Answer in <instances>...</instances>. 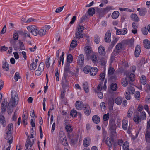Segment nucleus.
Instances as JSON below:
<instances>
[{
	"instance_id": "obj_1",
	"label": "nucleus",
	"mask_w": 150,
	"mask_h": 150,
	"mask_svg": "<svg viewBox=\"0 0 150 150\" xmlns=\"http://www.w3.org/2000/svg\"><path fill=\"white\" fill-rule=\"evenodd\" d=\"M18 94L15 91H12L11 94V98L8 103L9 105L15 107L18 104Z\"/></svg>"
},
{
	"instance_id": "obj_2",
	"label": "nucleus",
	"mask_w": 150,
	"mask_h": 150,
	"mask_svg": "<svg viewBox=\"0 0 150 150\" xmlns=\"http://www.w3.org/2000/svg\"><path fill=\"white\" fill-rule=\"evenodd\" d=\"M8 102L7 101L4 100L3 101L1 105V113H3L6 111V108H7V111L9 114H11L13 111V107L12 106L9 105L8 104L7 106Z\"/></svg>"
},
{
	"instance_id": "obj_3",
	"label": "nucleus",
	"mask_w": 150,
	"mask_h": 150,
	"mask_svg": "<svg viewBox=\"0 0 150 150\" xmlns=\"http://www.w3.org/2000/svg\"><path fill=\"white\" fill-rule=\"evenodd\" d=\"M70 65L69 64H67L64 68V71L63 75V77L62 80V83L63 86L64 87V83L67 82V78L68 76V73L70 72Z\"/></svg>"
},
{
	"instance_id": "obj_4",
	"label": "nucleus",
	"mask_w": 150,
	"mask_h": 150,
	"mask_svg": "<svg viewBox=\"0 0 150 150\" xmlns=\"http://www.w3.org/2000/svg\"><path fill=\"white\" fill-rule=\"evenodd\" d=\"M27 29L28 32L31 33L33 35L35 36L38 35V27L33 25L27 27Z\"/></svg>"
},
{
	"instance_id": "obj_5",
	"label": "nucleus",
	"mask_w": 150,
	"mask_h": 150,
	"mask_svg": "<svg viewBox=\"0 0 150 150\" xmlns=\"http://www.w3.org/2000/svg\"><path fill=\"white\" fill-rule=\"evenodd\" d=\"M59 137L60 140L62 145L66 146L68 143L67 140L66 136L64 133L63 132H61L59 133Z\"/></svg>"
},
{
	"instance_id": "obj_6",
	"label": "nucleus",
	"mask_w": 150,
	"mask_h": 150,
	"mask_svg": "<svg viewBox=\"0 0 150 150\" xmlns=\"http://www.w3.org/2000/svg\"><path fill=\"white\" fill-rule=\"evenodd\" d=\"M116 129V126L115 124V121L112 120H111L110 123V129L113 134L116 133L115 130Z\"/></svg>"
},
{
	"instance_id": "obj_7",
	"label": "nucleus",
	"mask_w": 150,
	"mask_h": 150,
	"mask_svg": "<svg viewBox=\"0 0 150 150\" xmlns=\"http://www.w3.org/2000/svg\"><path fill=\"white\" fill-rule=\"evenodd\" d=\"M34 141L33 139L31 140L29 138V136H28L26 141L25 144V147L26 148V150L29 147H31L34 144Z\"/></svg>"
},
{
	"instance_id": "obj_8",
	"label": "nucleus",
	"mask_w": 150,
	"mask_h": 150,
	"mask_svg": "<svg viewBox=\"0 0 150 150\" xmlns=\"http://www.w3.org/2000/svg\"><path fill=\"white\" fill-rule=\"evenodd\" d=\"M84 57L83 54L80 55L78 58V64L80 67L83 66L84 64Z\"/></svg>"
},
{
	"instance_id": "obj_9",
	"label": "nucleus",
	"mask_w": 150,
	"mask_h": 150,
	"mask_svg": "<svg viewBox=\"0 0 150 150\" xmlns=\"http://www.w3.org/2000/svg\"><path fill=\"white\" fill-rule=\"evenodd\" d=\"M75 105L77 109L81 110L82 109L85 105L83 104V103L82 101H77Z\"/></svg>"
},
{
	"instance_id": "obj_10",
	"label": "nucleus",
	"mask_w": 150,
	"mask_h": 150,
	"mask_svg": "<svg viewBox=\"0 0 150 150\" xmlns=\"http://www.w3.org/2000/svg\"><path fill=\"white\" fill-rule=\"evenodd\" d=\"M122 44L121 43H119L117 44L116 49L115 50V52L116 55L118 54L122 50Z\"/></svg>"
},
{
	"instance_id": "obj_11",
	"label": "nucleus",
	"mask_w": 150,
	"mask_h": 150,
	"mask_svg": "<svg viewBox=\"0 0 150 150\" xmlns=\"http://www.w3.org/2000/svg\"><path fill=\"white\" fill-rule=\"evenodd\" d=\"M7 136L6 139L8 140L7 142L9 143V144L10 145L13 142V137L12 135L11 134H9L8 132L6 133Z\"/></svg>"
},
{
	"instance_id": "obj_12",
	"label": "nucleus",
	"mask_w": 150,
	"mask_h": 150,
	"mask_svg": "<svg viewBox=\"0 0 150 150\" xmlns=\"http://www.w3.org/2000/svg\"><path fill=\"white\" fill-rule=\"evenodd\" d=\"M84 106V112L86 115L88 116L91 113V109L90 107L88 104L85 105Z\"/></svg>"
},
{
	"instance_id": "obj_13",
	"label": "nucleus",
	"mask_w": 150,
	"mask_h": 150,
	"mask_svg": "<svg viewBox=\"0 0 150 150\" xmlns=\"http://www.w3.org/2000/svg\"><path fill=\"white\" fill-rule=\"evenodd\" d=\"M116 34L117 35H125L127 32V30L126 28H124L122 30L116 29Z\"/></svg>"
},
{
	"instance_id": "obj_14",
	"label": "nucleus",
	"mask_w": 150,
	"mask_h": 150,
	"mask_svg": "<svg viewBox=\"0 0 150 150\" xmlns=\"http://www.w3.org/2000/svg\"><path fill=\"white\" fill-rule=\"evenodd\" d=\"M141 50L140 46L138 45H137L135 48V56L136 57H138L140 53Z\"/></svg>"
},
{
	"instance_id": "obj_15",
	"label": "nucleus",
	"mask_w": 150,
	"mask_h": 150,
	"mask_svg": "<svg viewBox=\"0 0 150 150\" xmlns=\"http://www.w3.org/2000/svg\"><path fill=\"white\" fill-rule=\"evenodd\" d=\"M111 33L109 31L107 32L105 34V40L106 42H110V41Z\"/></svg>"
},
{
	"instance_id": "obj_16",
	"label": "nucleus",
	"mask_w": 150,
	"mask_h": 150,
	"mask_svg": "<svg viewBox=\"0 0 150 150\" xmlns=\"http://www.w3.org/2000/svg\"><path fill=\"white\" fill-rule=\"evenodd\" d=\"M128 121L126 118L123 119L122 120V127L124 130H126L127 128Z\"/></svg>"
},
{
	"instance_id": "obj_17",
	"label": "nucleus",
	"mask_w": 150,
	"mask_h": 150,
	"mask_svg": "<svg viewBox=\"0 0 150 150\" xmlns=\"http://www.w3.org/2000/svg\"><path fill=\"white\" fill-rule=\"evenodd\" d=\"M97 69L95 67H92L91 69L90 74L92 76H94L96 74L97 72Z\"/></svg>"
},
{
	"instance_id": "obj_18",
	"label": "nucleus",
	"mask_w": 150,
	"mask_h": 150,
	"mask_svg": "<svg viewBox=\"0 0 150 150\" xmlns=\"http://www.w3.org/2000/svg\"><path fill=\"white\" fill-rule=\"evenodd\" d=\"M98 51L99 53L101 55H105V51L104 47L102 46H100L98 48Z\"/></svg>"
},
{
	"instance_id": "obj_19",
	"label": "nucleus",
	"mask_w": 150,
	"mask_h": 150,
	"mask_svg": "<svg viewBox=\"0 0 150 150\" xmlns=\"http://www.w3.org/2000/svg\"><path fill=\"white\" fill-rule=\"evenodd\" d=\"M75 35L74 38L78 39L82 38L83 36V35L79 31H77L75 33Z\"/></svg>"
},
{
	"instance_id": "obj_20",
	"label": "nucleus",
	"mask_w": 150,
	"mask_h": 150,
	"mask_svg": "<svg viewBox=\"0 0 150 150\" xmlns=\"http://www.w3.org/2000/svg\"><path fill=\"white\" fill-rule=\"evenodd\" d=\"M144 47L147 48H150V41L146 39L144 40Z\"/></svg>"
},
{
	"instance_id": "obj_21",
	"label": "nucleus",
	"mask_w": 150,
	"mask_h": 150,
	"mask_svg": "<svg viewBox=\"0 0 150 150\" xmlns=\"http://www.w3.org/2000/svg\"><path fill=\"white\" fill-rule=\"evenodd\" d=\"M83 87L85 92L87 93L89 92V89L88 83L87 82H84L83 85Z\"/></svg>"
},
{
	"instance_id": "obj_22",
	"label": "nucleus",
	"mask_w": 150,
	"mask_h": 150,
	"mask_svg": "<svg viewBox=\"0 0 150 150\" xmlns=\"http://www.w3.org/2000/svg\"><path fill=\"white\" fill-rule=\"evenodd\" d=\"M93 122L96 124H98L100 121V118L97 115H94L92 117Z\"/></svg>"
},
{
	"instance_id": "obj_23",
	"label": "nucleus",
	"mask_w": 150,
	"mask_h": 150,
	"mask_svg": "<svg viewBox=\"0 0 150 150\" xmlns=\"http://www.w3.org/2000/svg\"><path fill=\"white\" fill-rule=\"evenodd\" d=\"M130 17L132 20L135 21H139V18L137 15L136 14H133L130 16Z\"/></svg>"
},
{
	"instance_id": "obj_24",
	"label": "nucleus",
	"mask_w": 150,
	"mask_h": 150,
	"mask_svg": "<svg viewBox=\"0 0 150 150\" xmlns=\"http://www.w3.org/2000/svg\"><path fill=\"white\" fill-rule=\"evenodd\" d=\"M5 120L4 116L1 114L0 115V124H1L3 125V127L5 125Z\"/></svg>"
},
{
	"instance_id": "obj_25",
	"label": "nucleus",
	"mask_w": 150,
	"mask_h": 150,
	"mask_svg": "<svg viewBox=\"0 0 150 150\" xmlns=\"http://www.w3.org/2000/svg\"><path fill=\"white\" fill-rule=\"evenodd\" d=\"M95 10L93 8H89L88 11L87 13L91 16H92L95 14Z\"/></svg>"
},
{
	"instance_id": "obj_26",
	"label": "nucleus",
	"mask_w": 150,
	"mask_h": 150,
	"mask_svg": "<svg viewBox=\"0 0 150 150\" xmlns=\"http://www.w3.org/2000/svg\"><path fill=\"white\" fill-rule=\"evenodd\" d=\"M145 137L146 142H150V132L147 130L145 133Z\"/></svg>"
},
{
	"instance_id": "obj_27",
	"label": "nucleus",
	"mask_w": 150,
	"mask_h": 150,
	"mask_svg": "<svg viewBox=\"0 0 150 150\" xmlns=\"http://www.w3.org/2000/svg\"><path fill=\"white\" fill-rule=\"evenodd\" d=\"M8 131L7 132L11 134L13 128V125L12 124H9L7 127Z\"/></svg>"
},
{
	"instance_id": "obj_28",
	"label": "nucleus",
	"mask_w": 150,
	"mask_h": 150,
	"mask_svg": "<svg viewBox=\"0 0 150 150\" xmlns=\"http://www.w3.org/2000/svg\"><path fill=\"white\" fill-rule=\"evenodd\" d=\"M46 32L44 29L42 28L40 30H38V34L40 36H42L45 35Z\"/></svg>"
},
{
	"instance_id": "obj_29",
	"label": "nucleus",
	"mask_w": 150,
	"mask_h": 150,
	"mask_svg": "<svg viewBox=\"0 0 150 150\" xmlns=\"http://www.w3.org/2000/svg\"><path fill=\"white\" fill-rule=\"evenodd\" d=\"M85 52L86 54L87 58L88 59L89 57V54L91 53V50H90L89 47L87 46L85 47Z\"/></svg>"
},
{
	"instance_id": "obj_30",
	"label": "nucleus",
	"mask_w": 150,
	"mask_h": 150,
	"mask_svg": "<svg viewBox=\"0 0 150 150\" xmlns=\"http://www.w3.org/2000/svg\"><path fill=\"white\" fill-rule=\"evenodd\" d=\"M146 12V10L145 8H141L139 11V14L141 16H144Z\"/></svg>"
},
{
	"instance_id": "obj_31",
	"label": "nucleus",
	"mask_w": 150,
	"mask_h": 150,
	"mask_svg": "<svg viewBox=\"0 0 150 150\" xmlns=\"http://www.w3.org/2000/svg\"><path fill=\"white\" fill-rule=\"evenodd\" d=\"M127 91L130 93L133 94L135 91L134 88L131 86H129L127 88Z\"/></svg>"
},
{
	"instance_id": "obj_32",
	"label": "nucleus",
	"mask_w": 150,
	"mask_h": 150,
	"mask_svg": "<svg viewBox=\"0 0 150 150\" xmlns=\"http://www.w3.org/2000/svg\"><path fill=\"white\" fill-rule=\"evenodd\" d=\"M128 84V81L126 78L123 79L122 80L121 84L124 87L126 86Z\"/></svg>"
},
{
	"instance_id": "obj_33",
	"label": "nucleus",
	"mask_w": 150,
	"mask_h": 150,
	"mask_svg": "<svg viewBox=\"0 0 150 150\" xmlns=\"http://www.w3.org/2000/svg\"><path fill=\"white\" fill-rule=\"evenodd\" d=\"M123 150H129V144L127 141L125 142L123 145Z\"/></svg>"
},
{
	"instance_id": "obj_34",
	"label": "nucleus",
	"mask_w": 150,
	"mask_h": 150,
	"mask_svg": "<svg viewBox=\"0 0 150 150\" xmlns=\"http://www.w3.org/2000/svg\"><path fill=\"white\" fill-rule=\"evenodd\" d=\"M119 15L118 11H115L112 14V17L113 19H115L117 18Z\"/></svg>"
},
{
	"instance_id": "obj_35",
	"label": "nucleus",
	"mask_w": 150,
	"mask_h": 150,
	"mask_svg": "<svg viewBox=\"0 0 150 150\" xmlns=\"http://www.w3.org/2000/svg\"><path fill=\"white\" fill-rule=\"evenodd\" d=\"M122 99L121 97H118L115 99V103L117 105H120L122 103Z\"/></svg>"
},
{
	"instance_id": "obj_36",
	"label": "nucleus",
	"mask_w": 150,
	"mask_h": 150,
	"mask_svg": "<svg viewBox=\"0 0 150 150\" xmlns=\"http://www.w3.org/2000/svg\"><path fill=\"white\" fill-rule=\"evenodd\" d=\"M107 146L111 148L112 144L111 143L110 139L109 137H107L105 140Z\"/></svg>"
},
{
	"instance_id": "obj_37",
	"label": "nucleus",
	"mask_w": 150,
	"mask_h": 150,
	"mask_svg": "<svg viewBox=\"0 0 150 150\" xmlns=\"http://www.w3.org/2000/svg\"><path fill=\"white\" fill-rule=\"evenodd\" d=\"M64 55V52H63L62 53V55L60 57V58H59L60 60H59V66L61 64V61H62V65H63V64Z\"/></svg>"
},
{
	"instance_id": "obj_38",
	"label": "nucleus",
	"mask_w": 150,
	"mask_h": 150,
	"mask_svg": "<svg viewBox=\"0 0 150 150\" xmlns=\"http://www.w3.org/2000/svg\"><path fill=\"white\" fill-rule=\"evenodd\" d=\"M141 83L143 85H145L146 83V79L145 76L142 75L140 79Z\"/></svg>"
},
{
	"instance_id": "obj_39",
	"label": "nucleus",
	"mask_w": 150,
	"mask_h": 150,
	"mask_svg": "<svg viewBox=\"0 0 150 150\" xmlns=\"http://www.w3.org/2000/svg\"><path fill=\"white\" fill-rule=\"evenodd\" d=\"M83 145L84 146L87 147L89 145V141L87 138H85L83 141Z\"/></svg>"
},
{
	"instance_id": "obj_40",
	"label": "nucleus",
	"mask_w": 150,
	"mask_h": 150,
	"mask_svg": "<svg viewBox=\"0 0 150 150\" xmlns=\"http://www.w3.org/2000/svg\"><path fill=\"white\" fill-rule=\"evenodd\" d=\"M2 68L4 70L6 71H8L9 70V65L6 61L3 64Z\"/></svg>"
},
{
	"instance_id": "obj_41",
	"label": "nucleus",
	"mask_w": 150,
	"mask_h": 150,
	"mask_svg": "<svg viewBox=\"0 0 150 150\" xmlns=\"http://www.w3.org/2000/svg\"><path fill=\"white\" fill-rule=\"evenodd\" d=\"M133 120L135 123H138L141 120L140 118H139V115H137L133 118Z\"/></svg>"
},
{
	"instance_id": "obj_42",
	"label": "nucleus",
	"mask_w": 150,
	"mask_h": 150,
	"mask_svg": "<svg viewBox=\"0 0 150 150\" xmlns=\"http://www.w3.org/2000/svg\"><path fill=\"white\" fill-rule=\"evenodd\" d=\"M111 89L114 91L116 90L117 88V84L115 83H112L110 86Z\"/></svg>"
},
{
	"instance_id": "obj_43",
	"label": "nucleus",
	"mask_w": 150,
	"mask_h": 150,
	"mask_svg": "<svg viewBox=\"0 0 150 150\" xmlns=\"http://www.w3.org/2000/svg\"><path fill=\"white\" fill-rule=\"evenodd\" d=\"M73 56L71 54L68 55L67 57V62L69 63H71L73 61Z\"/></svg>"
},
{
	"instance_id": "obj_44",
	"label": "nucleus",
	"mask_w": 150,
	"mask_h": 150,
	"mask_svg": "<svg viewBox=\"0 0 150 150\" xmlns=\"http://www.w3.org/2000/svg\"><path fill=\"white\" fill-rule=\"evenodd\" d=\"M71 125H67L65 127V129L66 131L68 132H71L72 130V129L71 128Z\"/></svg>"
},
{
	"instance_id": "obj_45",
	"label": "nucleus",
	"mask_w": 150,
	"mask_h": 150,
	"mask_svg": "<svg viewBox=\"0 0 150 150\" xmlns=\"http://www.w3.org/2000/svg\"><path fill=\"white\" fill-rule=\"evenodd\" d=\"M64 87L62 86L63 88V89L64 91H62L61 92V97L62 99H63L64 97V92H65V90L64 89V88L65 87H67V86L65 84V83H64Z\"/></svg>"
},
{
	"instance_id": "obj_46",
	"label": "nucleus",
	"mask_w": 150,
	"mask_h": 150,
	"mask_svg": "<svg viewBox=\"0 0 150 150\" xmlns=\"http://www.w3.org/2000/svg\"><path fill=\"white\" fill-rule=\"evenodd\" d=\"M77 42L76 40H74L72 41L70 44V46L72 48L76 47L77 45Z\"/></svg>"
},
{
	"instance_id": "obj_47",
	"label": "nucleus",
	"mask_w": 150,
	"mask_h": 150,
	"mask_svg": "<svg viewBox=\"0 0 150 150\" xmlns=\"http://www.w3.org/2000/svg\"><path fill=\"white\" fill-rule=\"evenodd\" d=\"M37 65L36 64H35L34 62H33L30 65V69L31 70H35L36 67H37Z\"/></svg>"
},
{
	"instance_id": "obj_48",
	"label": "nucleus",
	"mask_w": 150,
	"mask_h": 150,
	"mask_svg": "<svg viewBox=\"0 0 150 150\" xmlns=\"http://www.w3.org/2000/svg\"><path fill=\"white\" fill-rule=\"evenodd\" d=\"M19 47L20 49L21 50H23L25 49V47H24V45L23 43V42H21L20 40H19Z\"/></svg>"
},
{
	"instance_id": "obj_49",
	"label": "nucleus",
	"mask_w": 150,
	"mask_h": 150,
	"mask_svg": "<svg viewBox=\"0 0 150 150\" xmlns=\"http://www.w3.org/2000/svg\"><path fill=\"white\" fill-rule=\"evenodd\" d=\"M140 116L141 118L143 120H145L146 119V114L144 112H140Z\"/></svg>"
},
{
	"instance_id": "obj_50",
	"label": "nucleus",
	"mask_w": 150,
	"mask_h": 150,
	"mask_svg": "<svg viewBox=\"0 0 150 150\" xmlns=\"http://www.w3.org/2000/svg\"><path fill=\"white\" fill-rule=\"evenodd\" d=\"M44 69V65L43 63H41L39 65L38 69L40 71L42 72Z\"/></svg>"
},
{
	"instance_id": "obj_51",
	"label": "nucleus",
	"mask_w": 150,
	"mask_h": 150,
	"mask_svg": "<svg viewBox=\"0 0 150 150\" xmlns=\"http://www.w3.org/2000/svg\"><path fill=\"white\" fill-rule=\"evenodd\" d=\"M20 78V76L19 75V73L18 72H16L14 76V79L16 81H17L18 79Z\"/></svg>"
},
{
	"instance_id": "obj_52",
	"label": "nucleus",
	"mask_w": 150,
	"mask_h": 150,
	"mask_svg": "<svg viewBox=\"0 0 150 150\" xmlns=\"http://www.w3.org/2000/svg\"><path fill=\"white\" fill-rule=\"evenodd\" d=\"M114 71L115 70L113 68L110 67L109 68L108 70V75H112Z\"/></svg>"
},
{
	"instance_id": "obj_53",
	"label": "nucleus",
	"mask_w": 150,
	"mask_h": 150,
	"mask_svg": "<svg viewBox=\"0 0 150 150\" xmlns=\"http://www.w3.org/2000/svg\"><path fill=\"white\" fill-rule=\"evenodd\" d=\"M90 70V67L88 66L85 67L84 69V72L86 74H87L89 72Z\"/></svg>"
},
{
	"instance_id": "obj_54",
	"label": "nucleus",
	"mask_w": 150,
	"mask_h": 150,
	"mask_svg": "<svg viewBox=\"0 0 150 150\" xmlns=\"http://www.w3.org/2000/svg\"><path fill=\"white\" fill-rule=\"evenodd\" d=\"M112 8L110 6H108L103 9V12L104 13L108 12L109 11L112 10Z\"/></svg>"
},
{
	"instance_id": "obj_55",
	"label": "nucleus",
	"mask_w": 150,
	"mask_h": 150,
	"mask_svg": "<svg viewBox=\"0 0 150 150\" xmlns=\"http://www.w3.org/2000/svg\"><path fill=\"white\" fill-rule=\"evenodd\" d=\"M92 61L94 63L96 62L97 61V57L95 55H92L91 56Z\"/></svg>"
},
{
	"instance_id": "obj_56",
	"label": "nucleus",
	"mask_w": 150,
	"mask_h": 150,
	"mask_svg": "<svg viewBox=\"0 0 150 150\" xmlns=\"http://www.w3.org/2000/svg\"><path fill=\"white\" fill-rule=\"evenodd\" d=\"M23 36L25 37L27 36L29 37L30 38H31L29 32H28L26 30H25L24 32V33H23Z\"/></svg>"
},
{
	"instance_id": "obj_57",
	"label": "nucleus",
	"mask_w": 150,
	"mask_h": 150,
	"mask_svg": "<svg viewBox=\"0 0 150 150\" xmlns=\"http://www.w3.org/2000/svg\"><path fill=\"white\" fill-rule=\"evenodd\" d=\"M130 94V93L128 92H125V96L127 100H129L130 99L131 97Z\"/></svg>"
},
{
	"instance_id": "obj_58",
	"label": "nucleus",
	"mask_w": 150,
	"mask_h": 150,
	"mask_svg": "<svg viewBox=\"0 0 150 150\" xmlns=\"http://www.w3.org/2000/svg\"><path fill=\"white\" fill-rule=\"evenodd\" d=\"M77 114V112L76 110H74L71 111L70 114V115L72 117H75Z\"/></svg>"
},
{
	"instance_id": "obj_59",
	"label": "nucleus",
	"mask_w": 150,
	"mask_h": 150,
	"mask_svg": "<svg viewBox=\"0 0 150 150\" xmlns=\"http://www.w3.org/2000/svg\"><path fill=\"white\" fill-rule=\"evenodd\" d=\"M133 110L132 109L130 108L128 112L127 117H130L133 113Z\"/></svg>"
},
{
	"instance_id": "obj_60",
	"label": "nucleus",
	"mask_w": 150,
	"mask_h": 150,
	"mask_svg": "<svg viewBox=\"0 0 150 150\" xmlns=\"http://www.w3.org/2000/svg\"><path fill=\"white\" fill-rule=\"evenodd\" d=\"M135 98L137 100L139 99L140 97V93L139 91H136V93L135 94Z\"/></svg>"
},
{
	"instance_id": "obj_61",
	"label": "nucleus",
	"mask_w": 150,
	"mask_h": 150,
	"mask_svg": "<svg viewBox=\"0 0 150 150\" xmlns=\"http://www.w3.org/2000/svg\"><path fill=\"white\" fill-rule=\"evenodd\" d=\"M64 6L60 7L57 8L55 10V12L56 13H59L62 11L63 9Z\"/></svg>"
},
{
	"instance_id": "obj_62",
	"label": "nucleus",
	"mask_w": 150,
	"mask_h": 150,
	"mask_svg": "<svg viewBox=\"0 0 150 150\" xmlns=\"http://www.w3.org/2000/svg\"><path fill=\"white\" fill-rule=\"evenodd\" d=\"M84 30V28L83 26L79 25L78 28V31L82 33Z\"/></svg>"
},
{
	"instance_id": "obj_63",
	"label": "nucleus",
	"mask_w": 150,
	"mask_h": 150,
	"mask_svg": "<svg viewBox=\"0 0 150 150\" xmlns=\"http://www.w3.org/2000/svg\"><path fill=\"white\" fill-rule=\"evenodd\" d=\"M18 38V35L17 33H16L13 34V39L15 41L17 40Z\"/></svg>"
},
{
	"instance_id": "obj_64",
	"label": "nucleus",
	"mask_w": 150,
	"mask_h": 150,
	"mask_svg": "<svg viewBox=\"0 0 150 150\" xmlns=\"http://www.w3.org/2000/svg\"><path fill=\"white\" fill-rule=\"evenodd\" d=\"M134 74L133 73H131L129 76L130 80L132 82L134 81Z\"/></svg>"
}]
</instances>
